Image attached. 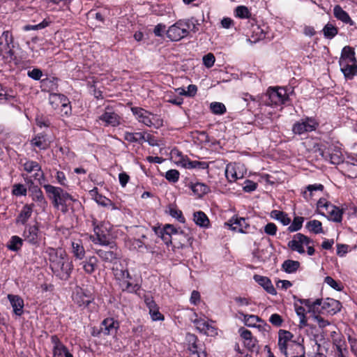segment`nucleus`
<instances>
[{
  "label": "nucleus",
  "mask_w": 357,
  "mask_h": 357,
  "mask_svg": "<svg viewBox=\"0 0 357 357\" xmlns=\"http://www.w3.org/2000/svg\"><path fill=\"white\" fill-rule=\"evenodd\" d=\"M47 253L54 274L61 280H67L70 276L73 265L65 250L50 248Z\"/></svg>",
  "instance_id": "nucleus-1"
},
{
  "label": "nucleus",
  "mask_w": 357,
  "mask_h": 357,
  "mask_svg": "<svg viewBox=\"0 0 357 357\" xmlns=\"http://www.w3.org/2000/svg\"><path fill=\"white\" fill-rule=\"evenodd\" d=\"M293 334L288 331L280 330L278 332V346L285 357H305L304 346L293 340Z\"/></svg>",
  "instance_id": "nucleus-2"
},
{
  "label": "nucleus",
  "mask_w": 357,
  "mask_h": 357,
  "mask_svg": "<svg viewBox=\"0 0 357 357\" xmlns=\"http://www.w3.org/2000/svg\"><path fill=\"white\" fill-rule=\"evenodd\" d=\"M43 188L54 208L60 209L63 213L68 211V201L75 202L72 195L66 192L61 188L56 187L50 184L43 185Z\"/></svg>",
  "instance_id": "nucleus-3"
},
{
  "label": "nucleus",
  "mask_w": 357,
  "mask_h": 357,
  "mask_svg": "<svg viewBox=\"0 0 357 357\" xmlns=\"http://www.w3.org/2000/svg\"><path fill=\"white\" fill-rule=\"evenodd\" d=\"M131 111L136 119L146 126L158 128L163 124V121L159 116L152 114L142 107H131Z\"/></svg>",
  "instance_id": "nucleus-4"
},
{
  "label": "nucleus",
  "mask_w": 357,
  "mask_h": 357,
  "mask_svg": "<svg viewBox=\"0 0 357 357\" xmlns=\"http://www.w3.org/2000/svg\"><path fill=\"white\" fill-rule=\"evenodd\" d=\"M312 243V240L309 237L301 233H298L294 235L292 240L288 243V246L293 251H296L299 254H304L303 245H305L307 247V252L308 255L312 256L315 252L313 246L310 245Z\"/></svg>",
  "instance_id": "nucleus-5"
},
{
  "label": "nucleus",
  "mask_w": 357,
  "mask_h": 357,
  "mask_svg": "<svg viewBox=\"0 0 357 357\" xmlns=\"http://www.w3.org/2000/svg\"><path fill=\"white\" fill-rule=\"evenodd\" d=\"M93 225H94L95 236L93 237L92 241L95 244L109 246L110 249H113L115 247V243L110 238L109 229L107 225L105 224L95 225L94 221Z\"/></svg>",
  "instance_id": "nucleus-6"
},
{
  "label": "nucleus",
  "mask_w": 357,
  "mask_h": 357,
  "mask_svg": "<svg viewBox=\"0 0 357 357\" xmlns=\"http://www.w3.org/2000/svg\"><path fill=\"white\" fill-rule=\"evenodd\" d=\"M190 24L189 21L178 20L170 26L167 31V36L172 41H178L189 33Z\"/></svg>",
  "instance_id": "nucleus-7"
},
{
  "label": "nucleus",
  "mask_w": 357,
  "mask_h": 357,
  "mask_svg": "<svg viewBox=\"0 0 357 357\" xmlns=\"http://www.w3.org/2000/svg\"><path fill=\"white\" fill-rule=\"evenodd\" d=\"M104 126L117 127L121 124V116L111 106L105 108L104 112L98 116Z\"/></svg>",
  "instance_id": "nucleus-8"
},
{
  "label": "nucleus",
  "mask_w": 357,
  "mask_h": 357,
  "mask_svg": "<svg viewBox=\"0 0 357 357\" xmlns=\"http://www.w3.org/2000/svg\"><path fill=\"white\" fill-rule=\"evenodd\" d=\"M22 236L23 240L28 243L36 247L39 246L42 239V234L40 231L38 224L36 223L33 225H26Z\"/></svg>",
  "instance_id": "nucleus-9"
},
{
  "label": "nucleus",
  "mask_w": 357,
  "mask_h": 357,
  "mask_svg": "<svg viewBox=\"0 0 357 357\" xmlns=\"http://www.w3.org/2000/svg\"><path fill=\"white\" fill-rule=\"evenodd\" d=\"M318 125L314 119L307 117L296 122L292 127V132L296 135H301L315 130Z\"/></svg>",
  "instance_id": "nucleus-10"
},
{
  "label": "nucleus",
  "mask_w": 357,
  "mask_h": 357,
  "mask_svg": "<svg viewBox=\"0 0 357 357\" xmlns=\"http://www.w3.org/2000/svg\"><path fill=\"white\" fill-rule=\"evenodd\" d=\"M269 101L266 104L271 105H280L284 104L288 99V96L283 88H269L266 93Z\"/></svg>",
  "instance_id": "nucleus-11"
},
{
  "label": "nucleus",
  "mask_w": 357,
  "mask_h": 357,
  "mask_svg": "<svg viewBox=\"0 0 357 357\" xmlns=\"http://www.w3.org/2000/svg\"><path fill=\"white\" fill-rule=\"evenodd\" d=\"M172 153L176 154L177 156L179 157V160L176 162L185 168L199 169H206L208 168V164L206 162L190 160L188 157L183 155L181 152L178 150H174Z\"/></svg>",
  "instance_id": "nucleus-12"
},
{
  "label": "nucleus",
  "mask_w": 357,
  "mask_h": 357,
  "mask_svg": "<svg viewBox=\"0 0 357 357\" xmlns=\"http://www.w3.org/2000/svg\"><path fill=\"white\" fill-rule=\"evenodd\" d=\"M73 301L79 307H87L94 300L93 294L87 289L77 287L73 296Z\"/></svg>",
  "instance_id": "nucleus-13"
},
{
  "label": "nucleus",
  "mask_w": 357,
  "mask_h": 357,
  "mask_svg": "<svg viewBox=\"0 0 357 357\" xmlns=\"http://www.w3.org/2000/svg\"><path fill=\"white\" fill-rule=\"evenodd\" d=\"M23 169L27 173L34 172L33 178L37 181L40 185L45 181L44 172L38 162L33 160H26L23 165Z\"/></svg>",
  "instance_id": "nucleus-14"
},
{
  "label": "nucleus",
  "mask_w": 357,
  "mask_h": 357,
  "mask_svg": "<svg viewBox=\"0 0 357 357\" xmlns=\"http://www.w3.org/2000/svg\"><path fill=\"white\" fill-rule=\"evenodd\" d=\"M13 42L12 34L8 31H3L0 37V56H12L13 55V46H11Z\"/></svg>",
  "instance_id": "nucleus-15"
},
{
  "label": "nucleus",
  "mask_w": 357,
  "mask_h": 357,
  "mask_svg": "<svg viewBox=\"0 0 357 357\" xmlns=\"http://www.w3.org/2000/svg\"><path fill=\"white\" fill-rule=\"evenodd\" d=\"M195 319H192V322L196 326V328L204 334L210 336H214L217 335L216 328L210 324L209 321H206L203 318H198L197 313L195 312Z\"/></svg>",
  "instance_id": "nucleus-16"
},
{
  "label": "nucleus",
  "mask_w": 357,
  "mask_h": 357,
  "mask_svg": "<svg viewBox=\"0 0 357 357\" xmlns=\"http://www.w3.org/2000/svg\"><path fill=\"white\" fill-rule=\"evenodd\" d=\"M322 157L324 158L326 160L330 161L331 163L333 165H342L343 160V155L342 153L341 149L337 146H330L328 149L327 151H323Z\"/></svg>",
  "instance_id": "nucleus-17"
},
{
  "label": "nucleus",
  "mask_w": 357,
  "mask_h": 357,
  "mask_svg": "<svg viewBox=\"0 0 357 357\" xmlns=\"http://www.w3.org/2000/svg\"><path fill=\"white\" fill-rule=\"evenodd\" d=\"M225 225L229 226L231 230L240 233H247V229L250 227L245 218L238 217H233Z\"/></svg>",
  "instance_id": "nucleus-18"
},
{
  "label": "nucleus",
  "mask_w": 357,
  "mask_h": 357,
  "mask_svg": "<svg viewBox=\"0 0 357 357\" xmlns=\"http://www.w3.org/2000/svg\"><path fill=\"white\" fill-rule=\"evenodd\" d=\"M150 137V135H146V136L145 132H125L123 135V139L130 143L142 144L144 142H149V144L153 145V144L149 141Z\"/></svg>",
  "instance_id": "nucleus-19"
},
{
  "label": "nucleus",
  "mask_w": 357,
  "mask_h": 357,
  "mask_svg": "<svg viewBox=\"0 0 357 357\" xmlns=\"http://www.w3.org/2000/svg\"><path fill=\"white\" fill-rule=\"evenodd\" d=\"M342 304L340 301L333 298H327L324 301L321 300V310L330 314H335L340 311Z\"/></svg>",
  "instance_id": "nucleus-20"
},
{
  "label": "nucleus",
  "mask_w": 357,
  "mask_h": 357,
  "mask_svg": "<svg viewBox=\"0 0 357 357\" xmlns=\"http://www.w3.org/2000/svg\"><path fill=\"white\" fill-rule=\"evenodd\" d=\"M119 324L113 318L105 319L100 326V332L105 335H113L116 333Z\"/></svg>",
  "instance_id": "nucleus-21"
},
{
  "label": "nucleus",
  "mask_w": 357,
  "mask_h": 357,
  "mask_svg": "<svg viewBox=\"0 0 357 357\" xmlns=\"http://www.w3.org/2000/svg\"><path fill=\"white\" fill-rule=\"evenodd\" d=\"M97 255L105 262L112 263L119 257L116 246L109 250L99 249L96 250Z\"/></svg>",
  "instance_id": "nucleus-22"
},
{
  "label": "nucleus",
  "mask_w": 357,
  "mask_h": 357,
  "mask_svg": "<svg viewBox=\"0 0 357 357\" xmlns=\"http://www.w3.org/2000/svg\"><path fill=\"white\" fill-rule=\"evenodd\" d=\"M298 301L301 304L307 307L308 312L312 313L313 316L324 312L321 310V299H316L314 301H312L310 299L300 298Z\"/></svg>",
  "instance_id": "nucleus-23"
},
{
  "label": "nucleus",
  "mask_w": 357,
  "mask_h": 357,
  "mask_svg": "<svg viewBox=\"0 0 357 357\" xmlns=\"http://www.w3.org/2000/svg\"><path fill=\"white\" fill-rule=\"evenodd\" d=\"M341 71L343 73L345 77L352 79L353 77L357 73V61H352L351 62L345 63L342 61H339Z\"/></svg>",
  "instance_id": "nucleus-24"
},
{
  "label": "nucleus",
  "mask_w": 357,
  "mask_h": 357,
  "mask_svg": "<svg viewBox=\"0 0 357 357\" xmlns=\"http://www.w3.org/2000/svg\"><path fill=\"white\" fill-rule=\"evenodd\" d=\"M33 207V204H25L21 209L17 217L16 218V223L21 224L22 225H26V224L27 221L32 215Z\"/></svg>",
  "instance_id": "nucleus-25"
},
{
  "label": "nucleus",
  "mask_w": 357,
  "mask_h": 357,
  "mask_svg": "<svg viewBox=\"0 0 357 357\" xmlns=\"http://www.w3.org/2000/svg\"><path fill=\"white\" fill-rule=\"evenodd\" d=\"M8 298L13 307L14 313L17 316L23 314L24 301L17 295H8Z\"/></svg>",
  "instance_id": "nucleus-26"
},
{
  "label": "nucleus",
  "mask_w": 357,
  "mask_h": 357,
  "mask_svg": "<svg viewBox=\"0 0 357 357\" xmlns=\"http://www.w3.org/2000/svg\"><path fill=\"white\" fill-rule=\"evenodd\" d=\"M255 281L270 294L275 295L277 291L273 287L271 280L265 276L255 275L254 276Z\"/></svg>",
  "instance_id": "nucleus-27"
},
{
  "label": "nucleus",
  "mask_w": 357,
  "mask_h": 357,
  "mask_svg": "<svg viewBox=\"0 0 357 357\" xmlns=\"http://www.w3.org/2000/svg\"><path fill=\"white\" fill-rule=\"evenodd\" d=\"M31 146L38 148L40 150H46L50 146V142L44 133H38L31 140Z\"/></svg>",
  "instance_id": "nucleus-28"
},
{
  "label": "nucleus",
  "mask_w": 357,
  "mask_h": 357,
  "mask_svg": "<svg viewBox=\"0 0 357 357\" xmlns=\"http://www.w3.org/2000/svg\"><path fill=\"white\" fill-rule=\"evenodd\" d=\"M71 252L76 259L82 260L85 257L86 252L81 240L77 239L72 242Z\"/></svg>",
  "instance_id": "nucleus-29"
},
{
  "label": "nucleus",
  "mask_w": 357,
  "mask_h": 357,
  "mask_svg": "<svg viewBox=\"0 0 357 357\" xmlns=\"http://www.w3.org/2000/svg\"><path fill=\"white\" fill-rule=\"evenodd\" d=\"M334 16L339 20L351 26H354L355 22L351 19L349 14L344 10L340 6H335L333 9Z\"/></svg>",
  "instance_id": "nucleus-30"
},
{
  "label": "nucleus",
  "mask_w": 357,
  "mask_h": 357,
  "mask_svg": "<svg viewBox=\"0 0 357 357\" xmlns=\"http://www.w3.org/2000/svg\"><path fill=\"white\" fill-rule=\"evenodd\" d=\"M98 260L95 256H90L86 257L80 264L82 266L84 272L87 274H92L95 272Z\"/></svg>",
  "instance_id": "nucleus-31"
},
{
  "label": "nucleus",
  "mask_w": 357,
  "mask_h": 357,
  "mask_svg": "<svg viewBox=\"0 0 357 357\" xmlns=\"http://www.w3.org/2000/svg\"><path fill=\"white\" fill-rule=\"evenodd\" d=\"M67 97L61 93H51L49 97L50 104L54 109H59L63 102H67Z\"/></svg>",
  "instance_id": "nucleus-32"
},
{
  "label": "nucleus",
  "mask_w": 357,
  "mask_h": 357,
  "mask_svg": "<svg viewBox=\"0 0 357 357\" xmlns=\"http://www.w3.org/2000/svg\"><path fill=\"white\" fill-rule=\"evenodd\" d=\"M341 168L349 177H357V160H354L353 162L349 161L342 162Z\"/></svg>",
  "instance_id": "nucleus-33"
},
{
  "label": "nucleus",
  "mask_w": 357,
  "mask_h": 357,
  "mask_svg": "<svg viewBox=\"0 0 357 357\" xmlns=\"http://www.w3.org/2000/svg\"><path fill=\"white\" fill-rule=\"evenodd\" d=\"M190 188L193 194L199 198L210 191L209 187L203 183H190Z\"/></svg>",
  "instance_id": "nucleus-34"
},
{
  "label": "nucleus",
  "mask_w": 357,
  "mask_h": 357,
  "mask_svg": "<svg viewBox=\"0 0 357 357\" xmlns=\"http://www.w3.org/2000/svg\"><path fill=\"white\" fill-rule=\"evenodd\" d=\"M329 214L330 220L335 222H340L342 220V210L340 209L338 207L331 204L329 206L328 209L326 210Z\"/></svg>",
  "instance_id": "nucleus-35"
},
{
  "label": "nucleus",
  "mask_w": 357,
  "mask_h": 357,
  "mask_svg": "<svg viewBox=\"0 0 357 357\" xmlns=\"http://www.w3.org/2000/svg\"><path fill=\"white\" fill-rule=\"evenodd\" d=\"M43 90L48 91H56L58 88V79L56 77H47L41 81Z\"/></svg>",
  "instance_id": "nucleus-36"
},
{
  "label": "nucleus",
  "mask_w": 357,
  "mask_h": 357,
  "mask_svg": "<svg viewBox=\"0 0 357 357\" xmlns=\"http://www.w3.org/2000/svg\"><path fill=\"white\" fill-rule=\"evenodd\" d=\"M122 291H127L128 293H135L137 294V291L140 289V285L134 283L132 282V278L131 277V279H128L126 281H124L123 283H121V285H119Z\"/></svg>",
  "instance_id": "nucleus-37"
},
{
  "label": "nucleus",
  "mask_w": 357,
  "mask_h": 357,
  "mask_svg": "<svg viewBox=\"0 0 357 357\" xmlns=\"http://www.w3.org/2000/svg\"><path fill=\"white\" fill-rule=\"evenodd\" d=\"M340 61H344L345 63L356 61L354 49L349 46L344 47L342 49Z\"/></svg>",
  "instance_id": "nucleus-38"
},
{
  "label": "nucleus",
  "mask_w": 357,
  "mask_h": 357,
  "mask_svg": "<svg viewBox=\"0 0 357 357\" xmlns=\"http://www.w3.org/2000/svg\"><path fill=\"white\" fill-rule=\"evenodd\" d=\"M113 272L115 278L119 281V285L128 279H131V275L127 269L114 268Z\"/></svg>",
  "instance_id": "nucleus-39"
},
{
  "label": "nucleus",
  "mask_w": 357,
  "mask_h": 357,
  "mask_svg": "<svg viewBox=\"0 0 357 357\" xmlns=\"http://www.w3.org/2000/svg\"><path fill=\"white\" fill-rule=\"evenodd\" d=\"M271 217L279 220L283 225H288L291 222V219L288 217L287 214L281 211H272L271 213Z\"/></svg>",
  "instance_id": "nucleus-40"
},
{
  "label": "nucleus",
  "mask_w": 357,
  "mask_h": 357,
  "mask_svg": "<svg viewBox=\"0 0 357 357\" xmlns=\"http://www.w3.org/2000/svg\"><path fill=\"white\" fill-rule=\"evenodd\" d=\"M300 267V262L291 259L285 260L282 265V269L287 273H295Z\"/></svg>",
  "instance_id": "nucleus-41"
},
{
  "label": "nucleus",
  "mask_w": 357,
  "mask_h": 357,
  "mask_svg": "<svg viewBox=\"0 0 357 357\" xmlns=\"http://www.w3.org/2000/svg\"><path fill=\"white\" fill-rule=\"evenodd\" d=\"M194 221L196 225L202 227H208L209 225V220L208 217L201 211L194 213Z\"/></svg>",
  "instance_id": "nucleus-42"
},
{
  "label": "nucleus",
  "mask_w": 357,
  "mask_h": 357,
  "mask_svg": "<svg viewBox=\"0 0 357 357\" xmlns=\"http://www.w3.org/2000/svg\"><path fill=\"white\" fill-rule=\"evenodd\" d=\"M187 340L188 342V349L192 354H196L197 357H201L198 352V347L197 345V337L196 335L192 334H188L187 335Z\"/></svg>",
  "instance_id": "nucleus-43"
},
{
  "label": "nucleus",
  "mask_w": 357,
  "mask_h": 357,
  "mask_svg": "<svg viewBox=\"0 0 357 357\" xmlns=\"http://www.w3.org/2000/svg\"><path fill=\"white\" fill-rule=\"evenodd\" d=\"M322 31L326 38L332 39L337 34L338 29L328 22L324 26Z\"/></svg>",
  "instance_id": "nucleus-44"
},
{
  "label": "nucleus",
  "mask_w": 357,
  "mask_h": 357,
  "mask_svg": "<svg viewBox=\"0 0 357 357\" xmlns=\"http://www.w3.org/2000/svg\"><path fill=\"white\" fill-rule=\"evenodd\" d=\"M23 239L17 236H13L9 241L7 247L10 250L17 252L21 249Z\"/></svg>",
  "instance_id": "nucleus-45"
},
{
  "label": "nucleus",
  "mask_w": 357,
  "mask_h": 357,
  "mask_svg": "<svg viewBox=\"0 0 357 357\" xmlns=\"http://www.w3.org/2000/svg\"><path fill=\"white\" fill-rule=\"evenodd\" d=\"M306 229L314 234L323 233L322 224L317 220H310L305 225Z\"/></svg>",
  "instance_id": "nucleus-46"
},
{
  "label": "nucleus",
  "mask_w": 357,
  "mask_h": 357,
  "mask_svg": "<svg viewBox=\"0 0 357 357\" xmlns=\"http://www.w3.org/2000/svg\"><path fill=\"white\" fill-rule=\"evenodd\" d=\"M166 102L174 105L181 106L183 102V99L176 96L173 91H167L164 97Z\"/></svg>",
  "instance_id": "nucleus-47"
},
{
  "label": "nucleus",
  "mask_w": 357,
  "mask_h": 357,
  "mask_svg": "<svg viewBox=\"0 0 357 357\" xmlns=\"http://www.w3.org/2000/svg\"><path fill=\"white\" fill-rule=\"evenodd\" d=\"M225 176L229 182H234L241 177L237 174L234 165L231 163L226 167Z\"/></svg>",
  "instance_id": "nucleus-48"
},
{
  "label": "nucleus",
  "mask_w": 357,
  "mask_h": 357,
  "mask_svg": "<svg viewBox=\"0 0 357 357\" xmlns=\"http://www.w3.org/2000/svg\"><path fill=\"white\" fill-rule=\"evenodd\" d=\"M243 316V322L248 327H256L258 322L262 321V320L257 315L252 314H245L241 313Z\"/></svg>",
  "instance_id": "nucleus-49"
},
{
  "label": "nucleus",
  "mask_w": 357,
  "mask_h": 357,
  "mask_svg": "<svg viewBox=\"0 0 357 357\" xmlns=\"http://www.w3.org/2000/svg\"><path fill=\"white\" fill-rule=\"evenodd\" d=\"M235 16L241 19H249L251 17V13L248 7L245 6H238L234 10Z\"/></svg>",
  "instance_id": "nucleus-50"
},
{
  "label": "nucleus",
  "mask_w": 357,
  "mask_h": 357,
  "mask_svg": "<svg viewBox=\"0 0 357 357\" xmlns=\"http://www.w3.org/2000/svg\"><path fill=\"white\" fill-rule=\"evenodd\" d=\"M31 197L32 200L36 202L37 205L43 210L47 207V202L46 201L42 191L38 193L31 195Z\"/></svg>",
  "instance_id": "nucleus-51"
},
{
  "label": "nucleus",
  "mask_w": 357,
  "mask_h": 357,
  "mask_svg": "<svg viewBox=\"0 0 357 357\" xmlns=\"http://www.w3.org/2000/svg\"><path fill=\"white\" fill-rule=\"evenodd\" d=\"M163 231V232L167 234L168 235L172 236L174 235L176 236L175 239L181 237L184 235L183 231H178L173 225H166L163 228L160 229Z\"/></svg>",
  "instance_id": "nucleus-52"
},
{
  "label": "nucleus",
  "mask_w": 357,
  "mask_h": 357,
  "mask_svg": "<svg viewBox=\"0 0 357 357\" xmlns=\"http://www.w3.org/2000/svg\"><path fill=\"white\" fill-rule=\"evenodd\" d=\"M304 218L300 216H296L291 224L288 227L289 232H294L300 230L302 228Z\"/></svg>",
  "instance_id": "nucleus-53"
},
{
  "label": "nucleus",
  "mask_w": 357,
  "mask_h": 357,
  "mask_svg": "<svg viewBox=\"0 0 357 357\" xmlns=\"http://www.w3.org/2000/svg\"><path fill=\"white\" fill-rule=\"evenodd\" d=\"M211 110L215 114H223L226 112V107L223 103L213 102L210 105Z\"/></svg>",
  "instance_id": "nucleus-54"
},
{
  "label": "nucleus",
  "mask_w": 357,
  "mask_h": 357,
  "mask_svg": "<svg viewBox=\"0 0 357 357\" xmlns=\"http://www.w3.org/2000/svg\"><path fill=\"white\" fill-rule=\"evenodd\" d=\"M169 215L176 218L180 222H185V219L183 215L182 211L178 209L176 206H170L169 208Z\"/></svg>",
  "instance_id": "nucleus-55"
},
{
  "label": "nucleus",
  "mask_w": 357,
  "mask_h": 357,
  "mask_svg": "<svg viewBox=\"0 0 357 357\" xmlns=\"http://www.w3.org/2000/svg\"><path fill=\"white\" fill-rule=\"evenodd\" d=\"M27 190L23 184H15L13 186L12 193L15 196H25L26 195Z\"/></svg>",
  "instance_id": "nucleus-56"
},
{
  "label": "nucleus",
  "mask_w": 357,
  "mask_h": 357,
  "mask_svg": "<svg viewBox=\"0 0 357 357\" xmlns=\"http://www.w3.org/2000/svg\"><path fill=\"white\" fill-rule=\"evenodd\" d=\"M335 357H347L348 355V349L347 348V344H344L342 345H337L335 347Z\"/></svg>",
  "instance_id": "nucleus-57"
},
{
  "label": "nucleus",
  "mask_w": 357,
  "mask_h": 357,
  "mask_svg": "<svg viewBox=\"0 0 357 357\" xmlns=\"http://www.w3.org/2000/svg\"><path fill=\"white\" fill-rule=\"evenodd\" d=\"M165 178L169 182L176 183L179 178V172L176 169H169L166 172Z\"/></svg>",
  "instance_id": "nucleus-58"
},
{
  "label": "nucleus",
  "mask_w": 357,
  "mask_h": 357,
  "mask_svg": "<svg viewBox=\"0 0 357 357\" xmlns=\"http://www.w3.org/2000/svg\"><path fill=\"white\" fill-rule=\"evenodd\" d=\"M202 60H203L204 65L207 68H210L214 65L215 58V56L213 55V54L208 53L207 54H206L203 56Z\"/></svg>",
  "instance_id": "nucleus-59"
},
{
  "label": "nucleus",
  "mask_w": 357,
  "mask_h": 357,
  "mask_svg": "<svg viewBox=\"0 0 357 357\" xmlns=\"http://www.w3.org/2000/svg\"><path fill=\"white\" fill-rule=\"evenodd\" d=\"M257 340L254 337H252L246 341H243L244 346L251 351H254L257 349Z\"/></svg>",
  "instance_id": "nucleus-60"
},
{
  "label": "nucleus",
  "mask_w": 357,
  "mask_h": 357,
  "mask_svg": "<svg viewBox=\"0 0 357 357\" xmlns=\"http://www.w3.org/2000/svg\"><path fill=\"white\" fill-rule=\"evenodd\" d=\"M269 321L271 324L275 326L279 327L281 326L283 323V319L282 317L278 314H273L270 318Z\"/></svg>",
  "instance_id": "nucleus-61"
},
{
  "label": "nucleus",
  "mask_w": 357,
  "mask_h": 357,
  "mask_svg": "<svg viewBox=\"0 0 357 357\" xmlns=\"http://www.w3.org/2000/svg\"><path fill=\"white\" fill-rule=\"evenodd\" d=\"M278 227L275 224L269 222L264 227V232L270 236H275L277 233Z\"/></svg>",
  "instance_id": "nucleus-62"
},
{
  "label": "nucleus",
  "mask_w": 357,
  "mask_h": 357,
  "mask_svg": "<svg viewBox=\"0 0 357 357\" xmlns=\"http://www.w3.org/2000/svg\"><path fill=\"white\" fill-rule=\"evenodd\" d=\"M68 352L66 347H56V349H53V357H66Z\"/></svg>",
  "instance_id": "nucleus-63"
},
{
  "label": "nucleus",
  "mask_w": 357,
  "mask_h": 357,
  "mask_svg": "<svg viewBox=\"0 0 357 357\" xmlns=\"http://www.w3.org/2000/svg\"><path fill=\"white\" fill-rule=\"evenodd\" d=\"M348 341L351 352L357 357V339L349 335Z\"/></svg>",
  "instance_id": "nucleus-64"
}]
</instances>
